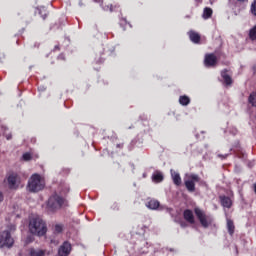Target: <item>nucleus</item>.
Masks as SVG:
<instances>
[{
    "instance_id": "obj_17",
    "label": "nucleus",
    "mask_w": 256,
    "mask_h": 256,
    "mask_svg": "<svg viewBox=\"0 0 256 256\" xmlns=\"http://www.w3.org/2000/svg\"><path fill=\"white\" fill-rule=\"evenodd\" d=\"M100 5L104 11H110V13H113V12L117 11V9H119V5H114V6H113V4L103 5V2Z\"/></svg>"
},
{
    "instance_id": "obj_20",
    "label": "nucleus",
    "mask_w": 256,
    "mask_h": 256,
    "mask_svg": "<svg viewBox=\"0 0 256 256\" xmlns=\"http://www.w3.org/2000/svg\"><path fill=\"white\" fill-rule=\"evenodd\" d=\"M213 17V9L206 7L203 11V19H211Z\"/></svg>"
},
{
    "instance_id": "obj_13",
    "label": "nucleus",
    "mask_w": 256,
    "mask_h": 256,
    "mask_svg": "<svg viewBox=\"0 0 256 256\" xmlns=\"http://www.w3.org/2000/svg\"><path fill=\"white\" fill-rule=\"evenodd\" d=\"M188 35H189V39L190 41H192V43H201V35H199V33L191 30L188 32Z\"/></svg>"
},
{
    "instance_id": "obj_6",
    "label": "nucleus",
    "mask_w": 256,
    "mask_h": 256,
    "mask_svg": "<svg viewBox=\"0 0 256 256\" xmlns=\"http://www.w3.org/2000/svg\"><path fill=\"white\" fill-rule=\"evenodd\" d=\"M7 183L9 189L17 191L21 185V177L17 173H12L7 177Z\"/></svg>"
},
{
    "instance_id": "obj_4",
    "label": "nucleus",
    "mask_w": 256,
    "mask_h": 256,
    "mask_svg": "<svg viewBox=\"0 0 256 256\" xmlns=\"http://www.w3.org/2000/svg\"><path fill=\"white\" fill-rule=\"evenodd\" d=\"M194 213H195L198 221L200 222L201 226L204 229L209 228V225H211L213 223L211 216H208L207 214H205V212L203 210H201L200 208H195Z\"/></svg>"
},
{
    "instance_id": "obj_8",
    "label": "nucleus",
    "mask_w": 256,
    "mask_h": 256,
    "mask_svg": "<svg viewBox=\"0 0 256 256\" xmlns=\"http://www.w3.org/2000/svg\"><path fill=\"white\" fill-rule=\"evenodd\" d=\"M71 251H73V246H71V242L64 241L58 249V255L59 256H69V255H71Z\"/></svg>"
},
{
    "instance_id": "obj_26",
    "label": "nucleus",
    "mask_w": 256,
    "mask_h": 256,
    "mask_svg": "<svg viewBox=\"0 0 256 256\" xmlns=\"http://www.w3.org/2000/svg\"><path fill=\"white\" fill-rule=\"evenodd\" d=\"M55 231H56V233H62V231H63V226L57 224V225L55 226Z\"/></svg>"
},
{
    "instance_id": "obj_15",
    "label": "nucleus",
    "mask_w": 256,
    "mask_h": 256,
    "mask_svg": "<svg viewBox=\"0 0 256 256\" xmlns=\"http://www.w3.org/2000/svg\"><path fill=\"white\" fill-rule=\"evenodd\" d=\"M163 179H165V177L163 176V173L156 171L153 175H152V181L153 183H161L163 182Z\"/></svg>"
},
{
    "instance_id": "obj_30",
    "label": "nucleus",
    "mask_w": 256,
    "mask_h": 256,
    "mask_svg": "<svg viewBox=\"0 0 256 256\" xmlns=\"http://www.w3.org/2000/svg\"><path fill=\"white\" fill-rule=\"evenodd\" d=\"M94 3H100L101 5H103V0H93Z\"/></svg>"
},
{
    "instance_id": "obj_28",
    "label": "nucleus",
    "mask_w": 256,
    "mask_h": 256,
    "mask_svg": "<svg viewBox=\"0 0 256 256\" xmlns=\"http://www.w3.org/2000/svg\"><path fill=\"white\" fill-rule=\"evenodd\" d=\"M229 155H227V154H225V155H223V154H219L218 155V157L220 158V159H225L226 157H228Z\"/></svg>"
},
{
    "instance_id": "obj_9",
    "label": "nucleus",
    "mask_w": 256,
    "mask_h": 256,
    "mask_svg": "<svg viewBox=\"0 0 256 256\" xmlns=\"http://www.w3.org/2000/svg\"><path fill=\"white\" fill-rule=\"evenodd\" d=\"M217 56L213 53H208L204 57L205 67H217Z\"/></svg>"
},
{
    "instance_id": "obj_5",
    "label": "nucleus",
    "mask_w": 256,
    "mask_h": 256,
    "mask_svg": "<svg viewBox=\"0 0 256 256\" xmlns=\"http://www.w3.org/2000/svg\"><path fill=\"white\" fill-rule=\"evenodd\" d=\"M15 243V240L13 237H11V232L8 230H4L0 232V248L3 249V247H7L8 249H11Z\"/></svg>"
},
{
    "instance_id": "obj_29",
    "label": "nucleus",
    "mask_w": 256,
    "mask_h": 256,
    "mask_svg": "<svg viewBox=\"0 0 256 256\" xmlns=\"http://www.w3.org/2000/svg\"><path fill=\"white\" fill-rule=\"evenodd\" d=\"M116 147H117L118 149H123V143L117 144Z\"/></svg>"
},
{
    "instance_id": "obj_12",
    "label": "nucleus",
    "mask_w": 256,
    "mask_h": 256,
    "mask_svg": "<svg viewBox=\"0 0 256 256\" xmlns=\"http://www.w3.org/2000/svg\"><path fill=\"white\" fill-rule=\"evenodd\" d=\"M229 70L224 69L221 71V77L224 80V85L226 87H231V85H233V78H231V76L228 74Z\"/></svg>"
},
{
    "instance_id": "obj_14",
    "label": "nucleus",
    "mask_w": 256,
    "mask_h": 256,
    "mask_svg": "<svg viewBox=\"0 0 256 256\" xmlns=\"http://www.w3.org/2000/svg\"><path fill=\"white\" fill-rule=\"evenodd\" d=\"M161 204L159 203L158 200L156 199H151L149 200L147 203H146V207H148V209H152V210H155V209H159V206Z\"/></svg>"
},
{
    "instance_id": "obj_19",
    "label": "nucleus",
    "mask_w": 256,
    "mask_h": 256,
    "mask_svg": "<svg viewBox=\"0 0 256 256\" xmlns=\"http://www.w3.org/2000/svg\"><path fill=\"white\" fill-rule=\"evenodd\" d=\"M172 180L174 185H176L177 187H179V185H181V175L177 172H172Z\"/></svg>"
},
{
    "instance_id": "obj_32",
    "label": "nucleus",
    "mask_w": 256,
    "mask_h": 256,
    "mask_svg": "<svg viewBox=\"0 0 256 256\" xmlns=\"http://www.w3.org/2000/svg\"><path fill=\"white\" fill-rule=\"evenodd\" d=\"M12 138V136H11V134H8V135H6V139L9 141V139H11Z\"/></svg>"
},
{
    "instance_id": "obj_33",
    "label": "nucleus",
    "mask_w": 256,
    "mask_h": 256,
    "mask_svg": "<svg viewBox=\"0 0 256 256\" xmlns=\"http://www.w3.org/2000/svg\"><path fill=\"white\" fill-rule=\"evenodd\" d=\"M43 19H47V13H45L44 15H42Z\"/></svg>"
},
{
    "instance_id": "obj_24",
    "label": "nucleus",
    "mask_w": 256,
    "mask_h": 256,
    "mask_svg": "<svg viewBox=\"0 0 256 256\" xmlns=\"http://www.w3.org/2000/svg\"><path fill=\"white\" fill-rule=\"evenodd\" d=\"M178 223L182 229H187V227H189V224H188L189 222H187L185 220H180V221H178Z\"/></svg>"
},
{
    "instance_id": "obj_11",
    "label": "nucleus",
    "mask_w": 256,
    "mask_h": 256,
    "mask_svg": "<svg viewBox=\"0 0 256 256\" xmlns=\"http://www.w3.org/2000/svg\"><path fill=\"white\" fill-rule=\"evenodd\" d=\"M220 205H222L225 209H231L233 207V200L229 196L221 195L219 196Z\"/></svg>"
},
{
    "instance_id": "obj_18",
    "label": "nucleus",
    "mask_w": 256,
    "mask_h": 256,
    "mask_svg": "<svg viewBox=\"0 0 256 256\" xmlns=\"http://www.w3.org/2000/svg\"><path fill=\"white\" fill-rule=\"evenodd\" d=\"M29 255L30 256H45V250L30 248Z\"/></svg>"
},
{
    "instance_id": "obj_22",
    "label": "nucleus",
    "mask_w": 256,
    "mask_h": 256,
    "mask_svg": "<svg viewBox=\"0 0 256 256\" xmlns=\"http://www.w3.org/2000/svg\"><path fill=\"white\" fill-rule=\"evenodd\" d=\"M248 103L252 105V107H256V93L252 92L248 97Z\"/></svg>"
},
{
    "instance_id": "obj_27",
    "label": "nucleus",
    "mask_w": 256,
    "mask_h": 256,
    "mask_svg": "<svg viewBox=\"0 0 256 256\" xmlns=\"http://www.w3.org/2000/svg\"><path fill=\"white\" fill-rule=\"evenodd\" d=\"M4 200H5V195H3V192L0 191V203H3Z\"/></svg>"
},
{
    "instance_id": "obj_7",
    "label": "nucleus",
    "mask_w": 256,
    "mask_h": 256,
    "mask_svg": "<svg viewBox=\"0 0 256 256\" xmlns=\"http://www.w3.org/2000/svg\"><path fill=\"white\" fill-rule=\"evenodd\" d=\"M200 180L201 179L199 178V175H197V174H190L188 176V180H186L184 182L187 191H189L190 193L195 192V183H199Z\"/></svg>"
},
{
    "instance_id": "obj_1",
    "label": "nucleus",
    "mask_w": 256,
    "mask_h": 256,
    "mask_svg": "<svg viewBox=\"0 0 256 256\" xmlns=\"http://www.w3.org/2000/svg\"><path fill=\"white\" fill-rule=\"evenodd\" d=\"M28 229L31 235L36 237H45L47 235V223L40 216L30 217Z\"/></svg>"
},
{
    "instance_id": "obj_3",
    "label": "nucleus",
    "mask_w": 256,
    "mask_h": 256,
    "mask_svg": "<svg viewBox=\"0 0 256 256\" xmlns=\"http://www.w3.org/2000/svg\"><path fill=\"white\" fill-rule=\"evenodd\" d=\"M27 189L30 193L43 191V189H45V181L41 178V175L33 174L28 180Z\"/></svg>"
},
{
    "instance_id": "obj_25",
    "label": "nucleus",
    "mask_w": 256,
    "mask_h": 256,
    "mask_svg": "<svg viewBox=\"0 0 256 256\" xmlns=\"http://www.w3.org/2000/svg\"><path fill=\"white\" fill-rule=\"evenodd\" d=\"M251 13L256 17V0L251 5Z\"/></svg>"
},
{
    "instance_id": "obj_35",
    "label": "nucleus",
    "mask_w": 256,
    "mask_h": 256,
    "mask_svg": "<svg viewBox=\"0 0 256 256\" xmlns=\"http://www.w3.org/2000/svg\"><path fill=\"white\" fill-rule=\"evenodd\" d=\"M2 129H4V131H7V127H2Z\"/></svg>"
},
{
    "instance_id": "obj_10",
    "label": "nucleus",
    "mask_w": 256,
    "mask_h": 256,
    "mask_svg": "<svg viewBox=\"0 0 256 256\" xmlns=\"http://www.w3.org/2000/svg\"><path fill=\"white\" fill-rule=\"evenodd\" d=\"M183 219L186 223H189V225H195V215L193 214V210L185 209L183 211Z\"/></svg>"
},
{
    "instance_id": "obj_23",
    "label": "nucleus",
    "mask_w": 256,
    "mask_h": 256,
    "mask_svg": "<svg viewBox=\"0 0 256 256\" xmlns=\"http://www.w3.org/2000/svg\"><path fill=\"white\" fill-rule=\"evenodd\" d=\"M22 159L23 161H31V159H33V156L31 155V153L26 152L22 155Z\"/></svg>"
},
{
    "instance_id": "obj_16",
    "label": "nucleus",
    "mask_w": 256,
    "mask_h": 256,
    "mask_svg": "<svg viewBox=\"0 0 256 256\" xmlns=\"http://www.w3.org/2000/svg\"><path fill=\"white\" fill-rule=\"evenodd\" d=\"M227 229L229 235L233 236L235 234V223L229 218H227Z\"/></svg>"
},
{
    "instance_id": "obj_2",
    "label": "nucleus",
    "mask_w": 256,
    "mask_h": 256,
    "mask_svg": "<svg viewBox=\"0 0 256 256\" xmlns=\"http://www.w3.org/2000/svg\"><path fill=\"white\" fill-rule=\"evenodd\" d=\"M64 205H67V200L63 196L54 193L49 197L46 207L48 211L55 213V211H59Z\"/></svg>"
},
{
    "instance_id": "obj_34",
    "label": "nucleus",
    "mask_w": 256,
    "mask_h": 256,
    "mask_svg": "<svg viewBox=\"0 0 256 256\" xmlns=\"http://www.w3.org/2000/svg\"><path fill=\"white\" fill-rule=\"evenodd\" d=\"M237 1H239L240 3H245V1L247 0H237Z\"/></svg>"
},
{
    "instance_id": "obj_21",
    "label": "nucleus",
    "mask_w": 256,
    "mask_h": 256,
    "mask_svg": "<svg viewBox=\"0 0 256 256\" xmlns=\"http://www.w3.org/2000/svg\"><path fill=\"white\" fill-rule=\"evenodd\" d=\"M180 105L187 106L191 103V99L188 96H180L179 98Z\"/></svg>"
},
{
    "instance_id": "obj_31",
    "label": "nucleus",
    "mask_w": 256,
    "mask_h": 256,
    "mask_svg": "<svg viewBox=\"0 0 256 256\" xmlns=\"http://www.w3.org/2000/svg\"><path fill=\"white\" fill-rule=\"evenodd\" d=\"M61 50V48L59 47V45H56L55 47H54V51H60Z\"/></svg>"
}]
</instances>
